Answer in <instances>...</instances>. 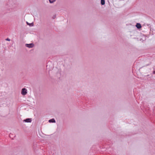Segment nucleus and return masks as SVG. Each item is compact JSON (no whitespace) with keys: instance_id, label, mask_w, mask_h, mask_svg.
<instances>
[{"instance_id":"obj_1","label":"nucleus","mask_w":155,"mask_h":155,"mask_svg":"<svg viewBox=\"0 0 155 155\" xmlns=\"http://www.w3.org/2000/svg\"><path fill=\"white\" fill-rule=\"evenodd\" d=\"M27 93V90L25 88H23L22 90L21 94L23 95H25Z\"/></svg>"},{"instance_id":"obj_2","label":"nucleus","mask_w":155,"mask_h":155,"mask_svg":"<svg viewBox=\"0 0 155 155\" xmlns=\"http://www.w3.org/2000/svg\"><path fill=\"white\" fill-rule=\"evenodd\" d=\"M25 45L28 47L31 48H32L34 46V44L32 43L30 44H26Z\"/></svg>"},{"instance_id":"obj_3","label":"nucleus","mask_w":155,"mask_h":155,"mask_svg":"<svg viewBox=\"0 0 155 155\" xmlns=\"http://www.w3.org/2000/svg\"><path fill=\"white\" fill-rule=\"evenodd\" d=\"M24 121L26 122H31V119L27 118L24 120Z\"/></svg>"},{"instance_id":"obj_4","label":"nucleus","mask_w":155,"mask_h":155,"mask_svg":"<svg viewBox=\"0 0 155 155\" xmlns=\"http://www.w3.org/2000/svg\"><path fill=\"white\" fill-rule=\"evenodd\" d=\"M136 27L137 28L139 29L141 27V26L140 23H137L136 25Z\"/></svg>"},{"instance_id":"obj_5","label":"nucleus","mask_w":155,"mask_h":155,"mask_svg":"<svg viewBox=\"0 0 155 155\" xmlns=\"http://www.w3.org/2000/svg\"><path fill=\"white\" fill-rule=\"evenodd\" d=\"M49 122L50 123H54L55 122V120L54 119H52L49 120Z\"/></svg>"},{"instance_id":"obj_6","label":"nucleus","mask_w":155,"mask_h":155,"mask_svg":"<svg viewBox=\"0 0 155 155\" xmlns=\"http://www.w3.org/2000/svg\"><path fill=\"white\" fill-rule=\"evenodd\" d=\"M101 3L102 5H104L105 4V1L104 0H101Z\"/></svg>"},{"instance_id":"obj_7","label":"nucleus","mask_w":155,"mask_h":155,"mask_svg":"<svg viewBox=\"0 0 155 155\" xmlns=\"http://www.w3.org/2000/svg\"><path fill=\"white\" fill-rule=\"evenodd\" d=\"M56 0H49L50 3H52L55 1Z\"/></svg>"},{"instance_id":"obj_8","label":"nucleus","mask_w":155,"mask_h":155,"mask_svg":"<svg viewBox=\"0 0 155 155\" xmlns=\"http://www.w3.org/2000/svg\"><path fill=\"white\" fill-rule=\"evenodd\" d=\"M6 40L10 41V40L8 38L6 39Z\"/></svg>"},{"instance_id":"obj_9","label":"nucleus","mask_w":155,"mask_h":155,"mask_svg":"<svg viewBox=\"0 0 155 155\" xmlns=\"http://www.w3.org/2000/svg\"><path fill=\"white\" fill-rule=\"evenodd\" d=\"M153 73H154V74H155V71H153Z\"/></svg>"}]
</instances>
